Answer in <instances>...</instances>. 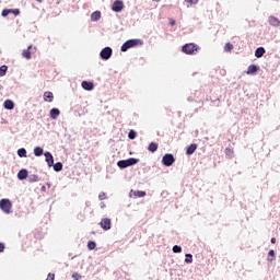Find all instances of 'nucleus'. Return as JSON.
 Segmentation results:
<instances>
[{
    "mask_svg": "<svg viewBox=\"0 0 280 280\" xmlns=\"http://www.w3.org/2000/svg\"><path fill=\"white\" fill-rule=\"evenodd\" d=\"M139 163V159L137 158H129L127 160H120L117 162L118 167L120 170H126V167H132V165H137Z\"/></svg>",
    "mask_w": 280,
    "mask_h": 280,
    "instance_id": "nucleus-1",
    "label": "nucleus"
},
{
    "mask_svg": "<svg viewBox=\"0 0 280 280\" xmlns=\"http://www.w3.org/2000/svg\"><path fill=\"white\" fill-rule=\"evenodd\" d=\"M137 45H143V42H141V39H129L121 45L120 51L126 52L128 49L137 47Z\"/></svg>",
    "mask_w": 280,
    "mask_h": 280,
    "instance_id": "nucleus-2",
    "label": "nucleus"
},
{
    "mask_svg": "<svg viewBox=\"0 0 280 280\" xmlns=\"http://www.w3.org/2000/svg\"><path fill=\"white\" fill-rule=\"evenodd\" d=\"M198 49H200V47H198V45L190 43V44H186L182 47V51L184 54H187L188 56H194V54H196V51H198Z\"/></svg>",
    "mask_w": 280,
    "mask_h": 280,
    "instance_id": "nucleus-3",
    "label": "nucleus"
},
{
    "mask_svg": "<svg viewBox=\"0 0 280 280\" xmlns=\"http://www.w3.org/2000/svg\"><path fill=\"white\" fill-rule=\"evenodd\" d=\"M0 209L3 213H12V201L10 199H1Z\"/></svg>",
    "mask_w": 280,
    "mask_h": 280,
    "instance_id": "nucleus-4",
    "label": "nucleus"
},
{
    "mask_svg": "<svg viewBox=\"0 0 280 280\" xmlns=\"http://www.w3.org/2000/svg\"><path fill=\"white\" fill-rule=\"evenodd\" d=\"M175 162H176V159L174 158V155L172 153H166L162 158V163H163V165H165V167H172V165H174Z\"/></svg>",
    "mask_w": 280,
    "mask_h": 280,
    "instance_id": "nucleus-5",
    "label": "nucleus"
},
{
    "mask_svg": "<svg viewBox=\"0 0 280 280\" xmlns=\"http://www.w3.org/2000/svg\"><path fill=\"white\" fill-rule=\"evenodd\" d=\"M101 59L102 60H110L112 56H113V48L110 47H105L101 50L100 52Z\"/></svg>",
    "mask_w": 280,
    "mask_h": 280,
    "instance_id": "nucleus-6",
    "label": "nucleus"
},
{
    "mask_svg": "<svg viewBox=\"0 0 280 280\" xmlns=\"http://www.w3.org/2000/svg\"><path fill=\"white\" fill-rule=\"evenodd\" d=\"M113 12H121L124 10V1L121 0H115L112 5Z\"/></svg>",
    "mask_w": 280,
    "mask_h": 280,
    "instance_id": "nucleus-7",
    "label": "nucleus"
},
{
    "mask_svg": "<svg viewBox=\"0 0 280 280\" xmlns=\"http://www.w3.org/2000/svg\"><path fill=\"white\" fill-rule=\"evenodd\" d=\"M100 226L101 229H103V231H110V219L109 218L102 219L100 222Z\"/></svg>",
    "mask_w": 280,
    "mask_h": 280,
    "instance_id": "nucleus-8",
    "label": "nucleus"
},
{
    "mask_svg": "<svg viewBox=\"0 0 280 280\" xmlns=\"http://www.w3.org/2000/svg\"><path fill=\"white\" fill-rule=\"evenodd\" d=\"M45 156V161L48 164V167H51L54 165V155L51 154V152L46 151L44 153Z\"/></svg>",
    "mask_w": 280,
    "mask_h": 280,
    "instance_id": "nucleus-9",
    "label": "nucleus"
},
{
    "mask_svg": "<svg viewBox=\"0 0 280 280\" xmlns=\"http://www.w3.org/2000/svg\"><path fill=\"white\" fill-rule=\"evenodd\" d=\"M132 196H135V198H145V191H143V190H130L129 198H132Z\"/></svg>",
    "mask_w": 280,
    "mask_h": 280,
    "instance_id": "nucleus-10",
    "label": "nucleus"
},
{
    "mask_svg": "<svg viewBox=\"0 0 280 280\" xmlns=\"http://www.w3.org/2000/svg\"><path fill=\"white\" fill-rule=\"evenodd\" d=\"M81 86L84 91H93L94 88L93 82L91 81H82Z\"/></svg>",
    "mask_w": 280,
    "mask_h": 280,
    "instance_id": "nucleus-11",
    "label": "nucleus"
},
{
    "mask_svg": "<svg viewBox=\"0 0 280 280\" xmlns=\"http://www.w3.org/2000/svg\"><path fill=\"white\" fill-rule=\"evenodd\" d=\"M196 150H198V145L196 143H192V144L187 147L186 154L188 156H191V154H194L196 152Z\"/></svg>",
    "mask_w": 280,
    "mask_h": 280,
    "instance_id": "nucleus-12",
    "label": "nucleus"
},
{
    "mask_svg": "<svg viewBox=\"0 0 280 280\" xmlns=\"http://www.w3.org/2000/svg\"><path fill=\"white\" fill-rule=\"evenodd\" d=\"M268 21H269V24L272 25V27H279V25H280L279 19L276 18L275 15H270Z\"/></svg>",
    "mask_w": 280,
    "mask_h": 280,
    "instance_id": "nucleus-13",
    "label": "nucleus"
},
{
    "mask_svg": "<svg viewBox=\"0 0 280 280\" xmlns=\"http://www.w3.org/2000/svg\"><path fill=\"white\" fill-rule=\"evenodd\" d=\"M257 71H259V68L255 65H250L248 68H247V75H255V73H257Z\"/></svg>",
    "mask_w": 280,
    "mask_h": 280,
    "instance_id": "nucleus-14",
    "label": "nucleus"
},
{
    "mask_svg": "<svg viewBox=\"0 0 280 280\" xmlns=\"http://www.w3.org/2000/svg\"><path fill=\"white\" fill-rule=\"evenodd\" d=\"M27 177H28L27 170L22 168L19 171V173H18L19 180H25V178H27Z\"/></svg>",
    "mask_w": 280,
    "mask_h": 280,
    "instance_id": "nucleus-15",
    "label": "nucleus"
},
{
    "mask_svg": "<svg viewBox=\"0 0 280 280\" xmlns=\"http://www.w3.org/2000/svg\"><path fill=\"white\" fill-rule=\"evenodd\" d=\"M50 119H56L57 117H60V109L54 107L50 109Z\"/></svg>",
    "mask_w": 280,
    "mask_h": 280,
    "instance_id": "nucleus-16",
    "label": "nucleus"
},
{
    "mask_svg": "<svg viewBox=\"0 0 280 280\" xmlns=\"http://www.w3.org/2000/svg\"><path fill=\"white\" fill-rule=\"evenodd\" d=\"M264 54H266V48L264 47H258L256 50H255V56L257 58H264Z\"/></svg>",
    "mask_w": 280,
    "mask_h": 280,
    "instance_id": "nucleus-17",
    "label": "nucleus"
},
{
    "mask_svg": "<svg viewBox=\"0 0 280 280\" xmlns=\"http://www.w3.org/2000/svg\"><path fill=\"white\" fill-rule=\"evenodd\" d=\"M30 49H32V46H28L27 49L22 52L23 58L26 60H32V52H30Z\"/></svg>",
    "mask_w": 280,
    "mask_h": 280,
    "instance_id": "nucleus-18",
    "label": "nucleus"
},
{
    "mask_svg": "<svg viewBox=\"0 0 280 280\" xmlns=\"http://www.w3.org/2000/svg\"><path fill=\"white\" fill-rule=\"evenodd\" d=\"M3 106L7 110H13L14 109V102L7 100L3 103Z\"/></svg>",
    "mask_w": 280,
    "mask_h": 280,
    "instance_id": "nucleus-19",
    "label": "nucleus"
},
{
    "mask_svg": "<svg viewBox=\"0 0 280 280\" xmlns=\"http://www.w3.org/2000/svg\"><path fill=\"white\" fill-rule=\"evenodd\" d=\"M100 19H102V12L100 11H94L92 14H91V21H100Z\"/></svg>",
    "mask_w": 280,
    "mask_h": 280,
    "instance_id": "nucleus-20",
    "label": "nucleus"
},
{
    "mask_svg": "<svg viewBox=\"0 0 280 280\" xmlns=\"http://www.w3.org/2000/svg\"><path fill=\"white\" fill-rule=\"evenodd\" d=\"M18 156H20V159H27V150H25V148L19 149Z\"/></svg>",
    "mask_w": 280,
    "mask_h": 280,
    "instance_id": "nucleus-21",
    "label": "nucleus"
},
{
    "mask_svg": "<svg viewBox=\"0 0 280 280\" xmlns=\"http://www.w3.org/2000/svg\"><path fill=\"white\" fill-rule=\"evenodd\" d=\"M44 100H45V102H54V93L45 92L44 93Z\"/></svg>",
    "mask_w": 280,
    "mask_h": 280,
    "instance_id": "nucleus-22",
    "label": "nucleus"
},
{
    "mask_svg": "<svg viewBox=\"0 0 280 280\" xmlns=\"http://www.w3.org/2000/svg\"><path fill=\"white\" fill-rule=\"evenodd\" d=\"M148 150H149V152H156V150H159V144L158 143H155V142H150L149 143V147H148Z\"/></svg>",
    "mask_w": 280,
    "mask_h": 280,
    "instance_id": "nucleus-23",
    "label": "nucleus"
},
{
    "mask_svg": "<svg viewBox=\"0 0 280 280\" xmlns=\"http://www.w3.org/2000/svg\"><path fill=\"white\" fill-rule=\"evenodd\" d=\"M51 167L55 170V172H62V162H57L52 164Z\"/></svg>",
    "mask_w": 280,
    "mask_h": 280,
    "instance_id": "nucleus-24",
    "label": "nucleus"
},
{
    "mask_svg": "<svg viewBox=\"0 0 280 280\" xmlns=\"http://www.w3.org/2000/svg\"><path fill=\"white\" fill-rule=\"evenodd\" d=\"M27 182L28 183H38V175H36V174L28 175Z\"/></svg>",
    "mask_w": 280,
    "mask_h": 280,
    "instance_id": "nucleus-25",
    "label": "nucleus"
},
{
    "mask_svg": "<svg viewBox=\"0 0 280 280\" xmlns=\"http://www.w3.org/2000/svg\"><path fill=\"white\" fill-rule=\"evenodd\" d=\"M43 152H44V150H43V148H40V147H36V148L34 149V155H35V156H43Z\"/></svg>",
    "mask_w": 280,
    "mask_h": 280,
    "instance_id": "nucleus-26",
    "label": "nucleus"
},
{
    "mask_svg": "<svg viewBox=\"0 0 280 280\" xmlns=\"http://www.w3.org/2000/svg\"><path fill=\"white\" fill-rule=\"evenodd\" d=\"M8 73V66L3 65L0 67V78H3Z\"/></svg>",
    "mask_w": 280,
    "mask_h": 280,
    "instance_id": "nucleus-27",
    "label": "nucleus"
},
{
    "mask_svg": "<svg viewBox=\"0 0 280 280\" xmlns=\"http://www.w3.org/2000/svg\"><path fill=\"white\" fill-rule=\"evenodd\" d=\"M97 244L94 241L88 242V248L89 250H95Z\"/></svg>",
    "mask_w": 280,
    "mask_h": 280,
    "instance_id": "nucleus-28",
    "label": "nucleus"
},
{
    "mask_svg": "<svg viewBox=\"0 0 280 280\" xmlns=\"http://www.w3.org/2000/svg\"><path fill=\"white\" fill-rule=\"evenodd\" d=\"M194 256L191 254H186L185 264H192Z\"/></svg>",
    "mask_w": 280,
    "mask_h": 280,
    "instance_id": "nucleus-29",
    "label": "nucleus"
},
{
    "mask_svg": "<svg viewBox=\"0 0 280 280\" xmlns=\"http://www.w3.org/2000/svg\"><path fill=\"white\" fill-rule=\"evenodd\" d=\"M128 138L129 139H137V131L135 130H130L129 133H128Z\"/></svg>",
    "mask_w": 280,
    "mask_h": 280,
    "instance_id": "nucleus-30",
    "label": "nucleus"
},
{
    "mask_svg": "<svg viewBox=\"0 0 280 280\" xmlns=\"http://www.w3.org/2000/svg\"><path fill=\"white\" fill-rule=\"evenodd\" d=\"M173 253H183V247H180L178 245H174L173 246Z\"/></svg>",
    "mask_w": 280,
    "mask_h": 280,
    "instance_id": "nucleus-31",
    "label": "nucleus"
},
{
    "mask_svg": "<svg viewBox=\"0 0 280 280\" xmlns=\"http://www.w3.org/2000/svg\"><path fill=\"white\" fill-rule=\"evenodd\" d=\"M12 10L11 9H4L2 10L1 16H8L9 14H11Z\"/></svg>",
    "mask_w": 280,
    "mask_h": 280,
    "instance_id": "nucleus-32",
    "label": "nucleus"
},
{
    "mask_svg": "<svg viewBox=\"0 0 280 280\" xmlns=\"http://www.w3.org/2000/svg\"><path fill=\"white\" fill-rule=\"evenodd\" d=\"M224 49H225V51H232L233 44H231V43L225 44Z\"/></svg>",
    "mask_w": 280,
    "mask_h": 280,
    "instance_id": "nucleus-33",
    "label": "nucleus"
},
{
    "mask_svg": "<svg viewBox=\"0 0 280 280\" xmlns=\"http://www.w3.org/2000/svg\"><path fill=\"white\" fill-rule=\"evenodd\" d=\"M11 14H14V16H19V14H21V10H19V9H11Z\"/></svg>",
    "mask_w": 280,
    "mask_h": 280,
    "instance_id": "nucleus-34",
    "label": "nucleus"
},
{
    "mask_svg": "<svg viewBox=\"0 0 280 280\" xmlns=\"http://www.w3.org/2000/svg\"><path fill=\"white\" fill-rule=\"evenodd\" d=\"M200 0H186V3H190V5H196Z\"/></svg>",
    "mask_w": 280,
    "mask_h": 280,
    "instance_id": "nucleus-35",
    "label": "nucleus"
},
{
    "mask_svg": "<svg viewBox=\"0 0 280 280\" xmlns=\"http://www.w3.org/2000/svg\"><path fill=\"white\" fill-rule=\"evenodd\" d=\"M105 199H106V194L101 192V194L98 195V200H105Z\"/></svg>",
    "mask_w": 280,
    "mask_h": 280,
    "instance_id": "nucleus-36",
    "label": "nucleus"
},
{
    "mask_svg": "<svg viewBox=\"0 0 280 280\" xmlns=\"http://www.w3.org/2000/svg\"><path fill=\"white\" fill-rule=\"evenodd\" d=\"M56 279V275L54 273H48V277L46 280H55Z\"/></svg>",
    "mask_w": 280,
    "mask_h": 280,
    "instance_id": "nucleus-37",
    "label": "nucleus"
},
{
    "mask_svg": "<svg viewBox=\"0 0 280 280\" xmlns=\"http://www.w3.org/2000/svg\"><path fill=\"white\" fill-rule=\"evenodd\" d=\"M5 250V245L3 243H0V253H3Z\"/></svg>",
    "mask_w": 280,
    "mask_h": 280,
    "instance_id": "nucleus-38",
    "label": "nucleus"
},
{
    "mask_svg": "<svg viewBox=\"0 0 280 280\" xmlns=\"http://www.w3.org/2000/svg\"><path fill=\"white\" fill-rule=\"evenodd\" d=\"M72 279L79 280V279H81V277H80V275H78V273H73V275H72Z\"/></svg>",
    "mask_w": 280,
    "mask_h": 280,
    "instance_id": "nucleus-39",
    "label": "nucleus"
},
{
    "mask_svg": "<svg viewBox=\"0 0 280 280\" xmlns=\"http://www.w3.org/2000/svg\"><path fill=\"white\" fill-rule=\"evenodd\" d=\"M268 255H269V257H275V249H270V250L268 252Z\"/></svg>",
    "mask_w": 280,
    "mask_h": 280,
    "instance_id": "nucleus-40",
    "label": "nucleus"
},
{
    "mask_svg": "<svg viewBox=\"0 0 280 280\" xmlns=\"http://www.w3.org/2000/svg\"><path fill=\"white\" fill-rule=\"evenodd\" d=\"M225 152H226V154H233V149L226 148V149H225Z\"/></svg>",
    "mask_w": 280,
    "mask_h": 280,
    "instance_id": "nucleus-41",
    "label": "nucleus"
},
{
    "mask_svg": "<svg viewBox=\"0 0 280 280\" xmlns=\"http://www.w3.org/2000/svg\"><path fill=\"white\" fill-rule=\"evenodd\" d=\"M170 25H172V26L176 25V21L175 20H170Z\"/></svg>",
    "mask_w": 280,
    "mask_h": 280,
    "instance_id": "nucleus-42",
    "label": "nucleus"
},
{
    "mask_svg": "<svg viewBox=\"0 0 280 280\" xmlns=\"http://www.w3.org/2000/svg\"><path fill=\"white\" fill-rule=\"evenodd\" d=\"M271 244H277V238L272 237L271 238Z\"/></svg>",
    "mask_w": 280,
    "mask_h": 280,
    "instance_id": "nucleus-43",
    "label": "nucleus"
},
{
    "mask_svg": "<svg viewBox=\"0 0 280 280\" xmlns=\"http://www.w3.org/2000/svg\"><path fill=\"white\" fill-rule=\"evenodd\" d=\"M106 207V205L101 203V209H104Z\"/></svg>",
    "mask_w": 280,
    "mask_h": 280,
    "instance_id": "nucleus-44",
    "label": "nucleus"
},
{
    "mask_svg": "<svg viewBox=\"0 0 280 280\" xmlns=\"http://www.w3.org/2000/svg\"><path fill=\"white\" fill-rule=\"evenodd\" d=\"M268 261H275V258L268 257Z\"/></svg>",
    "mask_w": 280,
    "mask_h": 280,
    "instance_id": "nucleus-45",
    "label": "nucleus"
},
{
    "mask_svg": "<svg viewBox=\"0 0 280 280\" xmlns=\"http://www.w3.org/2000/svg\"><path fill=\"white\" fill-rule=\"evenodd\" d=\"M38 3H43V0H36Z\"/></svg>",
    "mask_w": 280,
    "mask_h": 280,
    "instance_id": "nucleus-46",
    "label": "nucleus"
},
{
    "mask_svg": "<svg viewBox=\"0 0 280 280\" xmlns=\"http://www.w3.org/2000/svg\"><path fill=\"white\" fill-rule=\"evenodd\" d=\"M153 1H161V0H153Z\"/></svg>",
    "mask_w": 280,
    "mask_h": 280,
    "instance_id": "nucleus-47",
    "label": "nucleus"
}]
</instances>
